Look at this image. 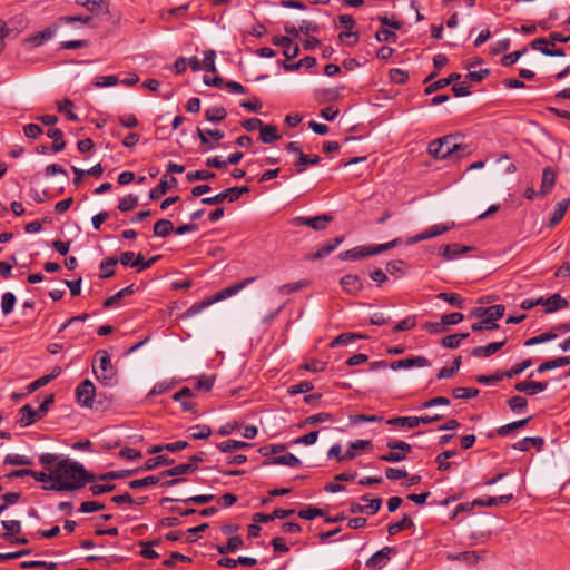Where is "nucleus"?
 <instances>
[{
    "mask_svg": "<svg viewBox=\"0 0 570 570\" xmlns=\"http://www.w3.org/2000/svg\"><path fill=\"white\" fill-rule=\"evenodd\" d=\"M344 236H337L325 244H323L312 256L311 259H321L330 255L332 252H334L338 245H341L344 242Z\"/></svg>",
    "mask_w": 570,
    "mask_h": 570,
    "instance_id": "nucleus-17",
    "label": "nucleus"
},
{
    "mask_svg": "<svg viewBox=\"0 0 570 570\" xmlns=\"http://www.w3.org/2000/svg\"><path fill=\"white\" fill-rule=\"evenodd\" d=\"M308 285V281H298V282H294V283H287V284H284L279 287V293L282 295H288V294H292L294 292H297L304 287H306Z\"/></svg>",
    "mask_w": 570,
    "mask_h": 570,
    "instance_id": "nucleus-64",
    "label": "nucleus"
},
{
    "mask_svg": "<svg viewBox=\"0 0 570 570\" xmlns=\"http://www.w3.org/2000/svg\"><path fill=\"white\" fill-rule=\"evenodd\" d=\"M174 386H175V382H173V381H170V382H168V381L158 382L149 391L147 396L148 397H154V396L164 394V393L168 392L169 390H171Z\"/></svg>",
    "mask_w": 570,
    "mask_h": 570,
    "instance_id": "nucleus-61",
    "label": "nucleus"
},
{
    "mask_svg": "<svg viewBox=\"0 0 570 570\" xmlns=\"http://www.w3.org/2000/svg\"><path fill=\"white\" fill-rule=\"evenodd\" d=\"M459 137L460 134H452L432 140L428 147L429 154L435 159H444L459 153V149H464L458 142Z\"/></svg>",
    "mask_w": 570,
    "mask_h": 570,
    "instance_id": "nucleus-3",
    "label": "nucleus"
},
{
    "mask_svg": "<svg viewBox=\"0 0 570 570\" xmlns=\"http://www.w3.org/2000/svg\"><path fill=\"white\" fill-rule=\"evenodd\" d=\"M138 472H139V469L109 471V472H106L102 474H96V482L97 481H114V480H119V479H126V478H129Z\"/></svg>",
    "mask_w": 570,
    "mask_h": 570,
    "instance_id": "nucleus-26",
    "label": "nucleus"
},
{
    "mask_svg": "<svg viewBox=\"0 0 570 570\" xmlns=\"http://www.w3.org/2000/svg\"><path fill=\"white\" fill-rule=\"evenodd\" d=\"M16 301V296L11 292H7L2 295L1 309L4 315H8L13 311Z\"/></svg>",
    "mask_w": 570,
    "mask_h": 570,
    "instance_id": "nucleus-58",
    "label": "nucleus"
},
{
    "mask_svg": "<svg viewBox=\"0 0 570 570\" xmlns=\"http://www.w3.org/2000/svg\"><path fill=\"white\" fill-rule=\"evenodd\" d=\"M454 227H455V223L453 220L445 222L442 224L432 225L431 227L426 228L422 233H419V234L410 237L407 239V244H415V243H420V242L440 236V235L453 229Z\"/></svg>",
    "mask_w": 570,
    "mask_h": 570,
    "instance_id": "nucleus-8",
    "label": "nucleus"
},
{
    "mask_svg": "<svg viewBox=\"0 0 570 570\" xmlns=\"http://www.w3.org/2000/svg\"><path fill=\"white\" fill-rule=\"evenodd\" d=\"M96 396V387L89 379L82 381L76 389L77 402L83 407L92 409Z\"/></svg>",
    "mask_w": 570,
    "mask_h": 570,
    "instance_id": "nucleus-9",
    "label": "nucleus"
},
{
    "mask_svg": "<svg viewBox=\"0 0 570 570\" xmlns=\"http://www.w3.org/2000/svg\"><path fill=\"white\" fill-rule=\"evenodd\" d=\"M365 337H366L365 335L357 334V333H342L330 343V347L347 345L357 338H365Z\"/></svg>",
    "mask_w": 570,
    "mask_h": 570,
    "instance_id": "nucleus-44",
    "label": "nucleus"
},
{
    "mask_svg": "<svg viewBox=\"0 0 570 570\" xmlns=\"http://www.w3.org/2000/svg\"><path fill=\"white\" fill-rule=\"evenodd\" d=\"M455 454H456L455 450H446V451H443L442 453H440L435 459V461L438 463V469L440 471L449 470L451 468V462H449L448 460L453 458Z\"/></svg>",
    "mask_w": 570,
    "mask_h": 570,
    "instance_id": "nucleus-52",
    "label": "nucleus"
},
{
    "mask_svg": "<svg viewBox=\"0 0 570 570\" xmlns=\"http://www.w3.org/2000/svg\"><path fill=\"white\" fill-rule=\"evenodd\" d=\"M134 293H135L134 284H130V285L126 286L125 288L120 289L119 292H117L116 294L111 295L110 297L106 298L102 302V307L110 308L114 305H116L120 298L129 296Z\"/></svg>",
    "mask_w": 570,
    "mask_h": 570,
    "instance_id": "nucleus-34",
    "label": "nucleus"
},
{
    "mask_svg": "<svg viewBox=\"0 0 570 570\" xmlns=\"http://www.w3.org/2000/svg\"><path fill=\"white\" fill-rule=\"evenodd\" d=\"M533 364L531 358L523 360L521 363H518L513 365L510 370L505 371L503 375L508 379H512L519 374H521L523 371L529 368Z\"/></svg>",
    "mask_w": 570,
    "mask_h": 570,
    "instance_id": "nucleus-55",
    "label": "nucleus"
},
{
    "mask_svg": "<svg viewBox=\"0 0 570 570\" xmlns=\"http://www.w3.org/2000/svg\"><path fill=\"white\" fill-rule=\"evenodd\" d=\"M73 102L70 99H65L59 102L58 110L66 115V117L71 121H77L78 116L72 111Z\"/></svg>",
    "mask_w": 570,
    "mask_h": 570,
    "instance_id": "nucleus-63",
    "label": "nucleus"
},
{
    "mask_svg": "<svg viewBox=\"0 0 570 570\" xmlns=\"http://www.w3.org/2000/svg\"><path fill=\"white\" fill-rule=\"evenodd\" d=\"M414 527V522L410 515L404 514L402 520L395 523H391L387 527V533L390 535H395L401 531L407 530Z\"/></svg>",
    "mask_w": 570,
    "mask_h": 570,
    "instance_id": "nucleus-39",
    "label": "nucleus"
},
{
    "mask_svg": "<svg viewBox=\"0 0 570 570\" xmlns=\"http://www.w3.org/2000/svg\"><path fill=\"white\" fill-rule=\"evenodd\" d=\"M334 220L333 215L322 214L315 217L296 216L291 219V225L294 227L308 226L316 232H322L327 228V225Z\"/></svg>",
    "mask_w": 570,
    "mask_h": 570,
    "instance_id": "nucleus-6",
    "label": "nucleus"
},
{
    "mask_svg": "<svg viewBox=\"0 0 570 570\" xmlns=\"http://www.w3.org/2000/svg\"><path fill=\"white\" fill-rule=\"evenodd\" d=\"M287 449L286 444L279 443V444H267L263 445L258 449V453L262 456L272 458V454L282 453Z\"/></svg>",
    "mask_w": 570,
    "mask_h": 570,
    "instance_id": "nucleus-56",
    "label": "nucleus"
},
{
    "mask_svg": "<svg viewBox=\"0 0 570 570\" xmlns=\"http://www.w3.org/2000/svg\"><path fill=\"white\" fill-rule=\"evenodd\" d=\"M386 424L392 426H401L407 429H415L419 426L417 416H395L386 421Z\"/></svg>",
    "mask_w": 570,
    "mask_h": 570,
    "instance_id": "nucleus-33",
    "label": "nucleus"
},
{
    "mask_svg": "<svg viewBox=\"0 0 570 570\" xmlns=\"http://www.w3.org/2000/svg\"><path fill=\"white\" fill-rule=\"evenodd\" d=\"M570 204V198L562 199L557 203L556 208L550 217L549 227H553L561 222Z\"/></svg>",
    "mask_w": 570,
    "mask_h": 570,
    "instance_id": "nucleus-32",
    "label": "nucleus"
},
{
    "mask_svg": "<svg viewBox=\"0 0 570 570\" xmlns=\"http://www.w3.org/2000/svg\"><path fill=\"white\" fill-rule=\"evenodd\" d=\"M272 43L283 48V55L287 60L297 57L299 53L298 46L294 45L292 39L287 36H275L272 38Z\"/></svg>",
    "mask_w": 570,
    "mask_h": 570,
    "instance_id": "nucleus-11",
    "label": "nucleus"
},
{
    "mask_svg": "<svg viewBox=\"0 0 570 570\" xmlns=\"http://www.w3.org/2000/svg\"><path fill=\"white\" fill-rule=\"evenodd\" d=\"M372 448V441L371 440H357L354 442H351L348 445L347 451L342 454V448L340 444H334L328 450V458H335L338 462H345L353 460L356 456V453H354V449H370Z\"/></svg>",
    "mask_w": 570,
    "mask_h": 570,
    "instance_id": "nucleus-5",
    "label": "nucleus"
},
{
    "mask_svg": "<svg viewBox=\"0 0 570 570\" xmlns=\"http://www.w3.org/2000/svg\"><path fill=\"white\" fill-rule=\"evenodd\" d=\"M439 299L448 302L450 305L456 308H464V299L458 293L441 292L436 295Z\"/></svg>",
    "mask_w": 570,
    "mask_h": 570,
    "instance_id": "nucleus-46",
    "label": "nucleus"
},
{
    "mask_svg": "<svg viewBox=\"0 0 570 570\" xmlns=\"http://www.w3.org/2000/svg\"><path fill=\"white\" fill-rule=\"evenodd\" d=\"M217 448L224 453H232L237 450L249 449L252 448V444L245 441L227 440L218 443Z\"/></svg>",
    "mask_w": 570,
    "mask_h": 570,
    "instance_id": "nucleus-31",
    "label": "nucleus"
},
{
    "mask_svg": "<svg viewBox=\"0 0 570 570\" xmlns=\"http://www.w3.org/2000/svg\"><path fill=\"white\" fill-rule=\"evenodd\" d=\"M77 4L86 8L90 13L99 14L109 11L108 3L105 0H75Z\"/></svg>",
    "mask_w": 570,
    "mask_h": 570,
    "instance_id": "nucleus-23",
    "label": "nucleus"
},
{
    "mask_svg": "<svg viewBox=\"0 0 570 570\" xmlns=\"http://www.w3.org/2000/svg\"><path fill=\"white\" fill-rule=\"evenodd\" d=\"M262 464L264 466L281 464V465H287L291 468H297V466L302 465V461L293 453H286V454L278 455V456L267 458L263 461Z\"/></svg>",
    "mask_w": 570,
    "mask_h": 570,
    "instance_id": "nucleus-14",
    "label": "nucleus"
},
{
    "mask_svg": "<svg viewBox=\"0 0 570 570\" xmlns=\"http://www.w3.org/2000/svg\"><path fill=\"white\" fill-rule=\"evenodd\" d=\"M214 178H216V174L213 171H209V170H205V169L189 171L186 175V179L189 183H194L196 180H210Z\"/></svg>",
    "mask_w": 570,
    "mask_h": 570,
    "instance_id": "nucleus-53",
    "label": "nucleus"
},
{
    "mask_svg": "<svg viewBox=\"0 0 570 570\" xmlns=\"http://www.w3.org/2000/svg\"><path fill=\"white\" fill-rule=\"evenodd\" d=\"M340 284L345 293L353 296H356L364 287L362 278L355 274L343 276Z\"/></svg>",
    "mask_w": 570,
    "mask_h": 570,
    "instance_id": "nucleus-12",
    "label": "nucleus"
},
{
    "mask_svg": "<svg viewBox=\"0 0 570 570\" xmlns=\"http://www.w3.org/2000/svg\"><path fill=\"white\" fill-rule=\"evenodd\" d=\"M117 263H118V257H116V256H110V257L102 259L100 263V266H99V268L101 271L99 277L105 279V278H109V277L114 276L115 271L111 269L110 267L115 266Z\"/></svg>",
    "mask_w": 570,
    "mask_h": 570,
    "instance_id": "nucleus-45",
    "label": "nucleus"
},
{
    "mask_svg": "<svg viewBox=\"0 0 570 570\" xmlns=\"http://www.w3.org/2000/svg\"><path fill=\"white\" fill-rule=\"evenodd\" d=\"M177 186V179L171 177L170 180H167V177L164 176L159 184L149 191V198L151 200L158 199L161 195H165L169 188Z\"/></svg>",
    "mask_w": 570,
    "mask_h": 570,
    "instance_id": "nucleus-22",
    "label": "nucleus"
},
{
    "mask_svg": "<svg viewBox=\"0 0 570 570\" xmlns=\"http://www.w3.org/2000/svg\"><path fill=\"white\" fill-rule=\"evenodd\" d=\"M531 446L535 448L537 451H541L544 446V439L541 436H527L512 445L514 450L522 452L529 451Z\"/></svg>",
    "mask_w": 570,
    "mask_h": 570,
    "instance_id": "nucleus-19",
    "label": "nucleus"
},
{
    "mask_svg": "<svg viewBox=\"0 0 570 570\" xmlns=\"http://www.w3.org/2000/svg\"><path fill=\"white\" fill-rule=\"evenodd\" d=\"M472 247L456 243L443 245L440 247V254L448 261L456 258L459 255L470 252Z\"/></svg>",
    "mask_w": 570,
    "mask_h": 570,
    "instance_id": "nucleus-16",
    "label": "nucleus"
},
{
    "mask_svg": "<svg viewBox=\"0 0 570 570\" xmlns=\"http://www.w3.org/2000/svg\"><path fill=\"white\" fill-rule=\"evenodd\" d=\"M55 483L43 485L49 491H76L86 484L96 482V474L89 472L81 463L68 458L60 459L53 468Z\"/></svg>",
    "mask_w": 570,
    "mask_h": 570,
    "instance_id": "nucleus-1",
    "label": "nucleus"
},
{
    "mask_svg": "<svg viewBox=\"0 0 570 570\" xmlns=\"http://www.w3.org/2000/svg\"><path fill=\"white\" fill-rule=\"evenodd\" d=\"M56 33L55 27H48L42 31L37 32L36 35L29 37L26 41L29 42L33 47L41 46L45 41L51 39Z\"/></svg>",
    "mask_w": 570,
    "mask_h": 570,
    "instance_id": "nucleus-30",
    "label": "nucleus"
},
{
    "mask_svg": "<svg viewBox=\"0 0 570 570\" xmlns=\"http://www.w3.org/2000/svg\"><path fill=\"white\" fill-rule=\"evenodd\" d=\"M338 258L342 261H358L364 258L363 246L354 247L352 249L341 252Z\"/></svg>",
    "mask_w": 570,
    "mask_h": 570,
    "instance_id": "nucleus-60",
    "label": "nucleus"
},
{
    "mask_svg": "<svg viewBox=\"0 0 570 570\" xmlns=\"http://www.w3.org/2000/svg\"><path fill=\"white\" fill-rule=\"evenodd\" d=\"M1 525L7 532L2 534V538L6 540H11V535L20 533L21 523L18 520H3L1 521Z\"/></svg>",
    "mask_w": 570,
    "mask_h": 570,
    "instance_id": "nucleus-48",
    "label": "nucleus"
},
{
    "mask_svg": "<svg viewBox=\"0 0 570 570\" xmlns=\"http://www.w3.org/2000/svg\"><path fill=\"white\" fill-rule=\"evenodd\" d=\"M20 419L18 420V424L21 428H27L36 423L38 420H40L39 415L37 414V411L30 405L26 404L20 410Z\"/></svg>",
    "mask_w": 570,
    "mask_h": 570,
    "instance_id": "nucleus-20",
    "label": "nucleus"
},
{
    "mask_svg": "<svg viewBox=\"0 0 570 570\" xmlns=\"http://www.w3.org/2000/svg\"><path fill=\"white\" fill-rule=\"evenodd\" d=\"M95 358L99 362L98 370L92 366L94 373L97 380L106 385L114 386L117 384V368L111 364V358L106 350H98L95 354Z\"/></svg>",
    "mask_w": 570,
    "mask_h": 570,
    "instance_id": "nucleus-4",
    "label": "nucleus"
},
{
    "mask_svg": "<svg viewBox=\"0 0 570 570\" xmlns=\"http://www.w3.org/2000/svg\"><path fill=\"white\" fill-rule=\"evenodd\" d=\"M321 163V157L318 155H306L304 153H299L297 160L295 161V171L297 174H302L306 170L309 165H318Z\"/></svg>",
    "mask_w": 570,
    "mask_h": 570,
    "instance_id": "nucleus-25",
    "label": "nucleus"
},
{
    "mask_svg": "<svg viewBox=\"0 0 570 570\" xmlns=\"http://www.w3.org/2000/svg\"><path fill=\"white\" fill-rule=\"evenodd\" d=\"M507 344V338L501 342H493L485 346H476L472 348L471 355L474 357H489L501 350Z\"/></svg>",
    "mask_w": 570,
    "mask_h": 570,
    "instance_id": "nucleus-18",
    "label": "nucleus"
},
{
    "mask_svg": "<svg viewBox=\"0 0 570 570\" xmlns=\"http://www.w3.org/2000/svg\"><path fill=\"white\" fill-rule=\"evenodd\" d=\"M431 365V362L425 356H413L407 358H402L394 361L390 364V368L400 370V368H410V367H428Z\"/></svg>",
    "mask_w": 570,
    "mask_h": 570,
    "instance_id": "nucleus-13",
    "label": "nucleus"
},
{
    "mask_svg": "<svg viewBox=\"0 0 570 570\" xmlns=\"http://www.w3.org/2000/svg\"><path fill=\"white\" fill-rule=\"evenodd\" d=\"M316 63H317L316 59L311 56H307V57L298 60L297 62H287V61L282 62L284 69L287 71H296L303 67L309 69V68L315 67Z\"/></svg>",
    "mask_w": 570,
    "mask_h": 570,
    "instance_id": "nucleus-35",
    "label": "nucleus"
},
{
    "mask_svg": "<svg viewBox=\"0 0 570 570\" xmlns=\"http://www.w3.org/2000/svg\"><path fill=\"white\" fill-rule=\"evenodd\" d=\"M448 62H449V59L445 55H443V53L435 55L433 58V65H434L435 70L424 79V82L426 83V82L431 81L432 79H434L438 76L439 71L443 67H445L448 65Z\"/></svg>",
    "mask_w": 570,
    "mask_h": 570,
    "instance_id": "nucleus-50",
    "label": "nucleus"
},
{
    "mask_svg": "<svg viewBox=\"0 0 570 570\" xmlns=\"http://www.w3.org/2000/svg\"><path fill=\"white\" fill-rule=\"evenodd\" d=\"M58 564L56 562H47L40 560L32 561H23L20 563L21 569H36V568H45L47 570H56Z\"/></svg>",
    "mask_w": 570,
    "mask_h": 570,
    "instance_id": "nucleus-54",
    "label": "nucleus"
},
{
    "mask_svg": "<svg viewBox=\"0 0 570 570\" xmlns=\"http://www.w3.org/2000/svg\"><path fill=\"white\" fill-rule=\"evenodd\" d=\"M397 550L394 547H384L374 554H372L365 562L367 568L382 569L391 560V557L396 554Z\"/></svg>",
    "mask_w": 570,
    "mask_h": 570,
    "instance_id": "nucleus-10",
    "label": "nucleus"
},
{
    "mask_svg": "<svg viewBox=\"0 0 570 570\" xmlns=\"http://www.w3.org/2000/svg\"><path fill=\"white\" fill-rule=\"evenodd\" d=\"M281 136L278 135V130L276 126L273 125H264L261 128L259 131V139L264 144H272L276 140H278Z\"/></svg>",
    "mask_w": 570,
    "mask_h": 570,
    "instance_id": "nucleus-36",
    "label": "nucleus"
},
{
    "mask_svg": "<svg viewBox=\"0 0 570 570\" xmlns=\"http://www.w3.org/2000/svg\"><path fill=\"white\" fill-rule=\"evenodd\" d=\"M557 174L551 167H546L542 171V181L538 190L539 197L548 195L556 184Z\"/></svg>",
    "mask_w": 570,
    "mask_h": 570,
    "instance_id": "nucleus-15",
    "label": "nucleus"
},
{
    "mask_svg": "<svg viewBox=\"0 0 570 570\" xmlns=\"http://www.w3.org/2000/svg\"><path fill=\"white\" fill-rule=\"evenodd\" d=\"M4 464L9 465H32V460L28 456L20 454H8L3 461Z\"/></svg>",
    "mask_w": 570,
    "mask_h": 570,
    "instance_id": "nucleus-62",
    "label": "nucleus"
},
{
    "mask_svg": "<svg viewBox=\"0 0 570 570\" xmlns=\"http://www.w3.org/2000/svg\"><path fill=\"white\" fill-rule=\"evenodd\" d=\"M480 391L475 387H455L452 390L454 399H471L478 396Z\"/></svg>",
    "mask_w": 570,
    "mask_h": 570,
    "instance_id": "nucleus-59",
    "label": "nucleus"
},
{
    "mask_svg": "<svg viewBox=\"0 0 570 570\" xmlns=\"http://www.w3.org/2000/svg\"><path fill=\"white\" fill-rule=\"evenodd\" d=\"M531 419H532V416H528V417H525V419L518 420V421L511 422V423H509V424L502 425V426H500L499 429H497V433H498L500 436H507V435H509L513 430L524 428V426H525V425L531 421Z\"/></svg>",
    "mask_w": 570,
    "mask_h": 570,
    "instance_id": "nucleus-43",
    "label": "nucleus"
},
{
    "mask_svg": "<svg viewBox=\"0 0 570 570\" xmlns=\"http://www.w3.org/2000/svg\"><path fill=\"white\" fill-rule=\"evenodd\" d=\"M460 78H461L460 73L453 72L449 77L439 79V80L430 83L429 86H426L424 89V94L432 95L433 92L445 88L446 86L451 85L452 82L458 81Z\"/></svg>",
    "mask_w": 570,
    "mask_h": 570,
    "instance_id": "nucleus-24",
    "label": "nucleus"
},
{
    "mask_svg": "<svg viewBox=\"0 0 570 570\" xmlns=\"http://www.w3.org/2000/svg\"><path fill=\"white\" fill-rule=\"evenodd\" d=\"M255 279H256V277L245 278L238 283H235V284L217 292L213 296H210L202 302L194 303L188 309H186V312L183 314V317L189 318V317L195 316L196 314L200 313L203 309L210 306L212 304H214L216 302H220L223 299H226V298L237 294L239 291L245 288L250 283H253Z\"/></svg>",
    "mask_w": 570,
    "mask_h": 570,
    "instance_id": "nucleus-2",
    "label": "nucleus"
},
{
    "mask_svg": "<svg viewBox=\"0 0 570 570\" xmlns=\"http://www.w3.org/2000/svg\"><path fill=\"white\" fill-rule=\"evenodd\" d=\"M505 312L504 305L497 304L489 307H484V317L490 321L497 323L500 318L503 317Z\"/></svg>",
    "mask_w": 570,
    "mask_h": 570,
    "instance_id": "nucleus-49",
    "label": "nucleus"
},
{
    "mask_svg": "<svg viewBox=\"0 0 570 570\" xmlns=\"http://www.w3.org/2000/svg\"><path fill=\"white\" fill-rule=\"evenodd\" d=\"M154 235L157 237H168L174 232V225L169 219H159L153 228Z\"/></svg>",
    "mask_w": 570,
    "mask_h": 570,
    "instance_id": "nucleus-37",
    "label": "nucleus"
},
{
    "mask_svg": "<svg viewBox=\"0 0 570 570\" xmlns=\"http://www.w3.org/2000/svg\"><path fill=\"white\" fill-rule=\"evenodd\" d=\"M164 476L158 475H148L142 479H136L128 482V487L132 490L141 489L145 487H150L157 484Z\"/></svg>",
    "mask_w": 570,
    "mask_h": 570,
    "instance_id": "nucleus-40",
    "label": "nucleus"
},
{
    "mask_svg": "<svg viewBox=\"0 0 570 570\" xmlns=\"http://www.w3.org/2000/svg\"><path fill=\"white\" fill-rule=\"evenodd\" d=\"M249 193L248 186H235L229 187L215 196L202 198L200 203L204 205H219L228 198L229 202L237 200L243 194Z\"/></svg>",
    "mask_w": 570,
    "mask_h": 570,
    "instance_id": "nucleus-7",
    "label": "nucleus"
},
{
    "mask_svg": "<svg viewBox=\"0 0 570 570\" xmlns=\"http://www.w3.org/2000/svg\"><path fill=\"white\" fill-rule=\"evenodd\" d=\"M512 494H504L499 497L479 498L474 500V504L478 507H497L507 504L512 500Z\"/></svg>",
    "mask_w": 570,
    "mask_h": 570,
    "instance_id": "nucleus-27",
    "label": "nucleus"
},
{
    "mask_svg": "<svg viewBox=\"0 0 570 570\" xmlns=\"http://www.w3.org/2000/svg\"><path fill=\"white\" fill-rule=\"evenodd\" d=\"M334 421L333 415L327 412H321L311 416H307L304 421L298 424V428H304L306 425H316L323 422H332Z\"/></svg>",
    "mask_w": 570,
    "mask_h": 570,
    "instance_id": "nucleus-41",
    "label": "nucleus"
},
{
    "mask_svg": "<svg viewBox=\"0 0 570 570\" xmlns=\"http://www.w3.org/2000/svg\"><path fill=\"white\" fill-rule=\"evenodd\" d=\"M546 303L547 308L544 312L547 314L553 313L558 309L567 308L569 306V302L566 298H563L559 293H556L548 297L546 299Z\"/></svg>",
    "mask_w": 570,
    "mask_h": 570,
    "instance_id": "nucleus-28",
    "label": "nucleus"
},
{
    "mask_svg": "<svg viewBox=\"0 0 570 570\" xmlns=\"http://www.w3.org/2000/svg\"><path fill=\"white\" fill-rule=\"evenodd\" d=\"M341 89H344V86L341 88H328V89H320L316 90L315 97L317 100L324 101H336L341 97Z\"/></svg>",
    "mask_w": 570,
    "mask_h": 570,
    "instance_id": "nucleus-38",
    "label": "nucleus"
},
{
    "mask_svg": "<svg viewBox=\"0 0 570 570\" xmlns=\"http://www.w3.org/2000/svg\"><path fill=\"white\" fill-rule=\"evenodd\" d=\"M138 197L136 195L129 194L121 198L118 204V209L120 212H129L137 207Z\"/></svg>",
    "mask_w": 570,
    "mask_h": 570,
    "instance_id": "nucleus-57",
    "label": "nucleus"
},
{
    "mask_svg": "<svg viewBox=\"0 0 570 570\" xmlns=\"http://www.w3.org/2000/svg\"><path fill=\"white\" fill-rule=\"evenodd\" d=\"M243 539L239 535H234L227 540V543L225 546H217L216 549L219 554H227L236 551L237 549L243 547Z\"/></svg>",
    "mask_w": 570,
    "mask_h": 570,
    "instance_id": "nucleus-42",
    "label": "nucleus"
},
{
    "mask_svg": "<svg viewBox=\"0 0 570 570\" xmlns=\"http://www.w3.org/2000/svg\"><path fill=\"white\" fill-rule=\"evenodd\" d=\"M507 404L513 413H521L527 409L528 400L523 396L515 395V396L510 397L507 401Z\"/></svg>",
    "mask_w": 570,
    "mask_h": 570,
    "instance_id": "nucleus-51",
    "label": "nucleus"
},
{
    "mask_svg": "<svg viewBox=\"0 0 570 570\" xmlns=\"http://www.w3.org/2000/svg\"><path fill=\"white\" fill-rule=\"evenodd\" d=\"M175 463V460L173 458H170L169 455L167 454H159L157 456H154V458H150L148 459L144 466L139 469V471H151V470H155L157 469L158 466H161V465H165V466H169V465H173Z\"/></svg>",
    "mask_w": 570,
    "mask_h": 570,
    "instance_id": "nucleus-21",
    "label": "nucleus"
},
{
    "mask_svg": "<svg viewBox=\"0 0 570 570\" xmlns=\"http://www.w3.org/2000/svg\"><path fill=\"white\" fill-rule=\"evenodd\" d=\"M204 115L210 122H220L227 117V111L224 107H213L206 109Z\"/></svg>",
    "mask_w": 570,
    "mask_h": 570,
    "instance_id": "nucleus-47",
    "label": "nucleus"
},
{
    "mask_svg": "<svg viewBox=\"0 0 570 570\" xmlns=\"http://www.w3.org/2000/svg\"><path fill=\"white\" fill-rule=\"evenodd\" d=\"M196 471V468L188 463H181L178 465H175L170 469L164 470L160 472V476L167 478V476H179L185 474H191Z\"/></svg>",
    "mask_w": 570,
    "mask_h": 570,
    "instance_id": "nucleus-29",
    "label": "nucleus"
}]
</instances>
